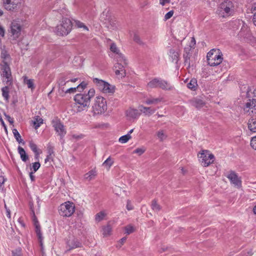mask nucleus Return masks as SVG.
Wrapping results in <instances>:
<instances>
[{"label": "nucleus", "instance_id": "1", "mask_svg": "<svg viewBox=\"0 0 256 256\" xmlns=\"http://www.w3.org/2000/svg\"><path fill=\"white\" fill-rule=\"evenodd\" d=\"M95 92V90L92 88L87 94H78L74 96V100L78 112L84 110L89 106L90 100L94 96Z\"/></svg>", "mask_w": 256, "mask_h": 256}, {"label": "nucleus", "instance_id": "2", "mask_svg": "<svg viewBox=\"0 0 256 256\" xmlns=\"http://www.w3.org/2000/svg\"><path fill=\"white\" fill-rule=\"evenodd\" d=\"M217 14L220 17L226 18L232 15L234 12V6L231 1L225 0L222 2L217 10Z\"/></svg>", "mask_w": 256, "mask_h": 256}, {"label": "nucleus", "instance_id": "3", "mask_svg": "<svg viewBox=\"0 0 256 256\" xmlns=\"http://www.w3.org/2000/svg\"><path fill=\"white\" fill-rule=\"evenodd\" d=\"M92 112L94 115L104 114L107 110V103L106 98L101 96H96L92 106Z\"/></svg>", "mask_w": 256, "mask_h": 256}, {"label": "nucleus", "instance_id": "4", "mask_svg": "<svg viewBox=\"0 0 256 256\" xmlns=\"http://www.w3.org/2000/svg\"><path fill=\"white\" fill-rule=\"evenodd\" d=\"M207 62L211 66L220 64L223 60L222 54L219 50H212L207 54Z\"/></svg>", "mask_w": 256, "mask_h": 256}, {"label": "nucleus", "instance_id": "5", "mask_svg": "<svg viewBox=\"0 0 256 256\" xmlns=\"http://www.w3.org/2000/svg\"><path fill=\"white\" fill-rule=\"evenodd\" d=\"M198 160L202 166L204 167L209 166L212 164L215 160L214 155L208 150H201L198 154Z\"/></svg>", "mask_w": 256, "mask_h": 256}, {"label": "nucleus", "instance_id": "6", "mask_svg": "<svg viewBox=\"0 0 256 256\" xmlns=\"http://www.w3.org/2000/svg\"><path fill=\"white\" fill-rule=\"evenodd\" d=\"M0 76L3 82L7 85L12 84L11 70L8 63H0Z\"/></svg>", "mask_w": 256, "mask_h": 256}, {"label": "nucleus", "instance_id": "7", "mask_svg": "<svg viewBox=\"0 0 256 256\" xmlns=\"http://www.w3.org/2000/svg\"><path fill=\"white\" fill-rule=\"evenodd\" d=\"M72 23L71 20L67 18H64L60 24L56 28V32L59 36H66L71 31Z\"/></svg>", "mask_w": 256, "mask_h": 256}, {"label": "nucleus", "instance_id": "8", "mask_svg": "<svg viewBox=\"0 0 256 256\" xmlns=\"http://www.w3.org/2000/svg\"><path fill=\"white\" fill-rule=\"evenodd\" d=\"M92 81L102 92L106 94H112L114 92V86L110 85L108 82L98 78H94Z\"/></svg>", "mask_w": 256, "mask_h": 256}, {"label": "nucleus", "instance_id": "9", "mask_svg": "<svg viewBox=\"0 0 256 256\" xmlns=\"http://www.w3.org/2000/svg\"><path fill=\"white\" fill-rule=\"evenodd\" d=\"M75 206L74 204L70 202H65L58 207L59 214L66 217L71 216L74 212Z\"/></svg>", "mask_w": 256, "mask_h": 256}, {"label": "nucleus", "instance_id": "10", "mask_svg": "<svg viewBox=\"0 0 256 256\" xmlns=\"http://www.w3.org/2000/svg\"><path fill=\"white\" fill-rule=\"evenodd\" d=\"M22 28V25L19 21L14 20L12 22L9 32L14 40H16L19 38L21 34Z\"/></svg>", "mask_w": 256, "mask_h": 256}, {"label": "nucleus", "instance_id": "11", "mask_svg": "<svg viewBox=\"0 0 256 256\" xmlns=\"http://www.w3.org/2000/svg\"><path fill=\"white\" fill-rule=\"evenodd\" d=\"M244 111L248 114L256 113V99H248L246 102L244 107Z\"/></svg>", "mask_w": 256, "mask_h": 256}, {"label": "nucleus", "instance_id": "12", "mask_svg": "<svg viewBox=\"0 0 256 256\" xmlns=\"http://www.w3.org/2000/svg\"><path fill=\"white\" fill-rule=\"evenodd\" d=\"M4 8L8 11H14L18 8L19 0H2Z\"/></svg>", "mask_w": 256, "mask_h": 256}, {"label": "nucleus", "instance_id": "13", "mask_svg": "<svg viewBox=\"0 0 256 256\" xmlns=\"http://www.w3.org/2000/svg\"><path fill=\"white\" fill-rule=\"evenodd\" d=\"M110 50L116 54V58L118 62H124V64H126V60L124 56L120 52V50L117 48L114 43H112L110 46Z\"/></svg>", "mask_w": 256, "mask_h": 256}, {"label": "nucleus", "instance_id": "14", "mask_svg": "<svg viewBox=\"0 0 256 256\" xmlns=\"http://www.w3.org/2000/svg\"><path fill=\"white\" fill-rule=\"evenodd\" d=\"M227 177L231 183L234 184L235 186L238 188L242 186V180L234 172H230Z\"/></svg>", "mask_w": 256, "mask_h": 256}, {"label": "nucleus", "instance_id": "15", "mask_svg": "<svg viewBox=\"0 0 256 256\" xmlns=\"http://www.w3.org/2000/svg\"><path fill=\"white\" fill-rule=\"evenodd\" d=\"M120 62H118L114 65V72L118 78H124L126 75V70L123 65L120 63Z\"/></svg>", "mask_w": 256, "mask_h": 256}, {"label": "nucleus", "instance_id": "16", "mask_svg": "<svg viewBox=\"0 0 256 256\" xmlns=\"http://www.w3.org/2000/svg\"><path fill=\"white\" fill-rule=\"evenodd\" d=\"M70 82L69 80H66L65 77H61L58 80V92L61 96H64V91L66 90L64 86Z\"/></svg>", "mask_w": 256, "mask_h": 256}, {"label": "nucleus", "instance_id": "17", "mask_svg": "<svg viewBox=\"0 0 256 256\" xmlns=\"http://www.w3.org/2000/svg\"><path fill=\"white\" fill-rule=\"evenodd\" d=\"M140 114V112L136 109L130 108L126 111V116L127 118L130 120L137 118Z\"/></svg>", "mask_w": 256, "mask_h": 256}, {"label": "nucleus", "instance_id": "18", "mask_svg": "<svg viewBox=\"0 0 256 256\" xmlns=\"http://www.w3.org/2000/svg\"><path fill=\"white\" fill-rule=\"evenodd\" d=\"M34 225L35 228H36V232L38 237V239L39 242L40 243V245L41 247L42 248L43 237H42V233L40 230V225L38 220L36 218H34Z\"/></svg>", "mask_w": 256, "mask_h": 256}, {"label": "nucleus", "instance_id": "19", "mask_svg": "<svg viewBox=\"0 0 256 256\" xmlns=\"http://www.w3.org/2000/svg\"><path fill=\"white\" fill-rule=\"evenodd\" d=\"M140 112L143 113L144 115L150 116L155 112L156 109L152 107H146L142 106H139Z\"/></svg>", "mask_w": 256, "mask_h": 256}, {"label": "nucleus", "instance_id": "20", "mask_svg": "<svg viewBox=\"0 0 256 256\" xmlns=\"http://www.w3.org/2000/svg\"><path fill=\"white\" fill-rule=\"evenodd\" d=\"M188 102L192 106L195 107L197 109L201 108L204 105V103L202 100L196 98L189 100Z\"/></svg>", "mask_w": 256, "mask_h": 256}, {"label": "nucleus", "instance_id": "21", "mask_svg": "<svg viewBox=\"0 0 256 256\" xmlns=\"http://www.w3.org/2000/svg\"><path fill=\"white\" fill-rule=\"evenodd\" d=\"M158 88H160L164 90H170L173 88L168 82L160 78H158Z\"/></svg>", "mask_w": 256, "mask_h": 256}, {"label": "nucleus", "instance_id": "22", "mask_svg": "<svg viewBox=\"0 0 256 256\" xmlns=\"http://www.w3.org/2000/svg\"><path fill=\"white\" fill-rule=\"evenodd\" d=\"M163 100V98L162 97L158 98H154L152 96H150L148 98L144 101V103L148 105L154 104L156 105L158 104L159 102H162Z\"/></svg>", "mask_w": 256, "mask_h": 256}, {"label": "nucleus", "instance_id": "23", "mask_svg": "<svg viewBox=\"0 0 256 256\" xmlns=\"http://www.w3.org/2000/svg\"><path fill=\"white\" fill-rule=\"evenodd\" d=\"M97 175V172L95 168L90 170L84 176V179L90 182L95 178Z\"/></svg>", "mask_w": 256, "mask_h": 256}, {"label": "nucleus", "instance_id": "24", "mask_svg": "<svg viewBox=\"0 0 256 256\" xmlns=\"http://www.w3.org/2000/svg\"><path fill=\"white\" fill-rule=\"evenodd\" d=\"M80 242L76 239H73L72 240H69L67 242V246L68 247L69 250L76 248L80 246Z\"/></svg>", "mask_w": 256, "mask_h": 256}, {"label": "nucleus", "instance_id": "25", "mask_svg": "<svg viewBox=\"0 0 256 256\" xmlns=\"http://www.w3.org/2000/svg\"><path fill=\"white\" fill-rule=\"evenodd\" d=\"M168 54L173 62L176 64L178 62L179 54L178 52L175 51L174 49H171L169 52Z\"/></svg>", "mask_w": 256, "mask_h": 256}, {"label": "nucleus", "instance_id": "26", "mask_svg": "<svg viewBox=\"0 0 256 256\" xmlns=\"http://www.w3.org/2000/svg\"><path fill=\"white\" fill-rule=\"evenodd\" d=\"M112 228L111 226L108 224L106 226L102 227V232L104 236L106 237L112 234Z\"/></svg>", "mask_w": 256, "mask_h": 256}, {"label": "nucleus", "instance_id": "27", "mask_svg": "<svg viewBox=\"0 0 256 256\" xmlns=\"http://www.w3.org/2000/svg\"><path fill=\"white\" fill-rule=\"evenodd\" d=\"M134 129H131L124 136H120L118 139V142L122 144L126 143L132 138L130 134L133 132Z\"/></svg>", "mask_w": 256, "mask_h": 256}, {"label": "nucleus", "instance_id": "28", "mask_svg": "<svg viewBox=\"0 0 256 256\" xmlns=\"http://www.w3.org/2000/svg\"><path fill=\"white\" fill-rule=\"evenodd\" d=\"M52 125L54 128H64V124L58 118L54 117L52 120Z\"/></svg>", "mask_w": 256, "mask_h": 256}, {"label": "nucleus", "instance_id": "29", "mask_svg": "<svg viewBox=\"0 0 256 256\" xmlns=\"http://www.w3.org/2000/svg\"><path fill=\"white\" fill-rule=\"evenodd\" d=\"M18 152L20 155L21 160L23 162H26L28 159V154H26L24 150L20 146H18Z\"/></svg>", "mask_w": 256, "mask_h": 256}, {"label": "nucleus", "instance_id": "30", "mask_svg": "<svg viewBox=\"0 0 256 256\" xmlns=\"http://www.w3.org/2000/svg\"><path fill=\"white\" fill-rule=\"evenodd\" d=\"M22 78L24 80V83L27 85L28 88L32 90H34V88L33 79H28L26 76H23Z\"/></svg>", "mask_w": 256, "mask_h": 256}, {"label": "nucleus", "instance_id": "31", "mask_svg": "<svg viewBox=\"0 0 256 256\" xmlns=\"http://www.w3.org/2000/svg\"><path fill=\"white\" fill-rule=\"evenodd\" d=\"M156 136L160 141H163L166 140L168 136L166 132L164 130H160L156 132Z\"/></svg>", "mask_w": 256, "mask_h": 256}, {"label": "nucleus", "instance_id": "32", "mask_svg": "<svg viewBox=\"0 0 256 256\" xmlns=\"http://www.w3.org/2000/svg\"><path fill=\"white\" fill-rule=\"evenodd\" d=\"M31 123L33 124L35 128H38L40 126L43 122V120L40 116H36L34 120H31Z\"/></svg>", "mask_w": 256, "mask_h": 256}, {"label": "nucleus", "instance_id": "33", "mask_svg": "<svg viewBox=\"0 0 256 256\" xmlns=\"http://www.w3.org/2000/svg\"><path fill=\"white\" fill-rule=\"evenodd\" d=\"M158 78H154L150 80L147 84V87L150 88H158Z\"/></svg>", "mask_w": 256, "mask_h": 256}, {"label": "nucleus", "instance_id": "34", "mask_svg": "<svg viewBox=\"0 0 256 256\" xmlns=\"http://www.w3.org/2000/svg\"><path fill=\"white\" fill-rule=\"evenodd\" d=\"M0 57L2 59V61L1 63H8L7 60L10 58L9 54H8V52L4 49L2 50Z\"/></svg>", "mask_w": 256, "mask_h": 256}, {"label": "nucleus", "instance_id": "35", "mask_svg": "<svg viewBox=\"0 0 256 256\" xmlns=\"http://www.w3.org/2000/svg\"><path fill=\"white\" fill-rule=\"evenodd\" d=\"M2 96L6 100H8L10 98L9 88L8 86H5L2 88Z\"/></svg>", "mask_w": 256, "mask_h": 256}, {"label": "nucleus", "instance_id": "36", "mask_svg": "<svg viewBox=\"0 0 256 256\" xmlns=\"http://www.w3.org/2000/svg\"><path fill=\"white\" fill-rule=\"evenodd\" d=\"M106 214L104 211H101L96 214L95 216V220L97 222H100L103 220Z\"/></svg>", "mask_w": 256, "mask_h": 256}, {"label": "nucleus", "instance_id": "37", "mask_svg": "<svg viewBox=\"0 0 256 256\" xmlns=\"http://www.w3.org/2000/svg\"><path fill=\"white\" fill-rule=\"evenodd\" d=\"M197 86V80L195 78H192L190 80V82L187 84L188 88L192 90H195Z\"/></svg>", "mask_w": 256, "mask_h": 256}, {"label": "nucleus", "instance_id": "38", "mask_svg": "<svg viewBox=\"0 0 256 256\" xmlns=\"http://www.w3.org/2000/svg\"><path fill=\"white\" fill-rule=\"evenodd\" d=\"M114 164V160L109 156L103 163L102 166L109 169Z\"/></svg>", "mask_w": 256, "mask_h": 256}, {"label": "nucleus", "instance_id": "39", "mask_svg": "<svg viewBox=\"0 0 256 256\" xmlns=\"http://www.w3.org/2000/svg\"><path fill=\"white\" fill-rule=\"evenodd\" d=\"M187 50H189L188 48H184V60L185 64H188V66H190V56L187 52Z\"/></svg>", "mask_w": 256, "mask_h": 256}, {"label": "nucleus", "instance_id": "40", "mask_svg": "<svg viewBox=\"0 0 256 256\" xmlns=\"http://www.w3.org/2000/svg\"><path fill=\"white\" fill-rule=\"evenodd\" d=\"M12 132L16 141L18 143L22 142V139L20 133L18 132L17 129H12Z\"/></svg>", "mask_w": 256, "mask_h": 256}, {"label": "nucleus", "instance_id": "41", "mask_svg": "<svg viewBox=\"0 0 256 256\" xmlns=\"http://www.w3.org/2000/svg\"><path fill=\"white\" fill-rule=\"evenodd\" d=\"M146 150V148L144 146H142L140 148H138L134 150L132 152V154H138V156L142 155Z\"/></svg>", "mask_w": 256, "mask_h": 256}, {"label": "nucleus", "instance_id": "42", "mask_svg": "<svg viewBox=\"0 0 256 256\" xmlns=\"http://www.w3.org/2000/svg\"><path fill=\"white\" fill-rule=\"evenodd\" d=\"M76 25L78 28H82L84 30L88 31V28L82 22L79 20L76 21Z\"/></svg>", "mask_w": 256, "mask_h": 256}, {"label": "nucleus", "instance_id": "43", "mask_svg": "<svg viewBox=\"0 0 256 256\" xmlns=\"http://www.w3.org/2000/svg\"><path fill=\"white\" fill-rule=\"evenodd\" d=\"M151 206L152 209L156 212H158L160 210V206L155 200L152 201Z\"/></svg>", "mask_w": 256, "mask_h": 256}, {"label": "nucleus", "instance_id": "44", "mask_svg": "<svg viewBox=\"0 0 256 256\" xmlns=\"http://www.w3.org/2000/svg\"><path fill=\"white\" fill-rule=\"evenodd\" d=\"M248 128H256V119L252 118L248 120Z\"/></svg>", "mask_w": 256, "mask_h": 256}, {"label": "nucleus", "instance_id": "45", "mask_svg": "<svg viewBox=\"0 0 256 256\" xmlns=\"http://www.w3.org/2000/svg\"><path fill=\"white\" fill-rule=\"evenodd\" d=\"M56 133L58 136H60V138H62L66 134L65 129H55Z\"/></svg>", "mask_w": 256, "mask_h": 256}, {"label": "nucleus", "instance_id": "46", "mask_svg": "<svg viewBox=\"0 0 256 256\" xmlns=\"http://www.w3.org/2000/svg\"><path fill=\"white\" fill-rule=\"evenodd\" d=\"M78 88L76 87L70 88L66 90H65L64 92V96L66 94H74L76 92Z\"/></svg>", "mask_w": 256, "mask_h": 256}, {"label": "nucleus", "instance_id": "47", "mask_svg": "<svg viewBox=\"0 0 256 256\" xmlns=\"http://www.w3.org/2000/svg\"><path fill=\"white\" fill-rule=\"evenodd\" d=\"M29 146H30V148L31 149V150L34 153L38 152L37 146L32 142L31 141L29 142Z\"/></svg>", "mask_w": 256, "mask_h": 256}, {"label": "nucleus", "instance_id": "48", "mask_svg": "<svg viewBox=\"0 0 256 256\" xmlns=\"http://www.w3.org/2000/svg\"><path fill=\"white\" fill-rule=\"evenodd\" d=\"M133 40L139 44H143L141 40L140 36L136 34H134L133 36Z\"/></svg>", "mask_w": 256, "mask_h": 256}, {"label": "nucleus", "instance_id": "49", "mask_svg": "<svg viewBox=\"0 0 256 256\" xmlns=\"http://www.w3.org/2000/svg\"><path fill=\"white\" fill-rule=\"evenodd\" d=\"M86 85L87 84L86 82H82L76 86L79 92L83 90L86 88Z\"/></svg>", "mask_w": 256, "mask_h": 256}, {"label": "nucleus", "instance_id": "50", "mask_svg": "<svg viewBox=\"0 0 256 256\" xmlns=\"http://www.w3.org/2000/svg\"><path fill=\"white\" fill-rule=\"evenodd\" d=\"M134 232V228L131 225H128L125 227V232L129 234Z\"/></svg>", "mask_w": 256, "mask_h": 256}, {"label": "nucleus", "instance_id": "51", "mask_svg": "<svg viewBox=\"0 0 256 256\" xmlns=\"http://www.w3.org/2000/svg\"><path fill=\"white\" fill-rule=\"evenodd\" d=\"M40 166V163L38 162L33 163L32 168L33 169L34 172H36L39 169Z\"/></svg>", "mask_w": 256, "mask_h": 256}, {"label": "nucleus", "instance_id": "52", "mask_svg": "<svg viewBox=\"0 0 256 256\" xmlns=\"http://www.w3.org/2000/svg\"><path fill=\"white\" fill-rule=\"evenodd\" d=\"M250 146L253 149L256 150V136L252 138L250 140Z\"/></svg>", "mask_w": 256, "mask_h": 256}, {"label": "nucleus", "instance_id": "53", "mask_svg": "<svg viewBox=\"0 0 256 256\" xmlns=\"http://www.w3.org/2000/svg\"><path fill=\"white\" fill-rule=\"evenodd\" d=\"M173 14H174L173 10H170V11L168 12L164 16V20H166L170 19V18L172 17Z\"/></svg>", "mask_w": 256, "mask_h": 256}, {"label": "nucleus", "instance_id": "54", "mask_svg": "<svg viewBox=\"0 0 256 256\" xmlns=\"http://www.w3.org/2000/svg\"><path fill=\"white\" fill-rule=\"evenodd\" d=\"M126 208L128 210H132L134 208L133 206H132L130 201L129 200H128L127 201Z\"/></svg>", "mask_w": 256, "mask_h": 256}, {"label": "nucleus", "instance_id": "55", "mask_svg": "<svg viewBox=\"0 0 256 256\" xmlns=\"http://www.w3.org/2000/svg\"><path fill=\"white\" fill-rule=\"evenodd\" d=\"M13 256H21L20 250H16L15 252H12Z\"/></svg>", "mask_w": 256, "mask_h": 256}, {"label": "nucleus", "instance_id": "56", "mask_svg": "<svg viewBox=\"0 0 256 256\" xmlns=\"http://www.w3.org/2000/svg\"><path fill=\"white\" fill-rule=\"evenodd\" d=\"M4 207L6 210V216L8 218H10V210L7 208L6 204H4Z\"/></svg>", "mask_w": 256, "mask_h": 256}, {"label": "nucleus", "instance_id": "57", "mask_svg": "<svg viewBox=\"0 0 256 256\" xmlns=\"http://www.w3.org/2000/svg\"><path fill=\"white\" fill-rule=\"evenodd\" d=\"M72 137L76 139L79 140V139L82 138L84 137V135L82 134H78V135L74 134L72 136Z\"/></svg>", "mask_w": 256, "mask_h": 256}, {"label": "nucleus", "instance_id": "58", "mask_svg": "<svg viewBox=\"0 0 256 256\" xmlns=\"http://www.w3.org/2000/svg\"><path fill=\"white\" fill-rule=\"evenodd\" d=\"M4 34L5 30L1 26H0V36L2 37H4Z\"/></svg>", "mask_w": 256, "mask_h": 256}, {"label": "nucleus", "instance_id": "59", "mask_svg": "<svg viewBox=\"0 0 256 256\" xmlns=\"http://www.w3.org/2000/svg\"><path fill=\"white\" fill-rule=\"evenodd\" d=\"M170 0H160V4L164 6L166 3H169Z\"/></svg>", "mask_w": 256, "mask_h": 256}, {"label": "nucleus", "instance_id": "60", "mask_svg": "<svg viewBox=\"0 0 256 256\" xmlns=\"http://www.w3.org/2000/svg\"><path fill=\"white\" fill-rule=\"evenodd\" d=\"M18 222L20 224L23 228H24L25 227V224L24 222V221L22 220L21 218H19L18 219Z\"/></svg>", "mask_w": 256, "mask_h": 256}, {"label": "nucleus", "instance_id": "61", "mask_svg": "<svg viewBox=\"0 0 256 256\" xmlns=\"http://www.w3.org/2000/svg\"><path fill=\"white\" fill-rule=\"evenodd\" d=\"M34 172H31L30 173V177L32 181H34L35 180V176L34 174Z\"/></svg>", "mask_w": 256, "mask_h": 256}, {"label": "nucleus", "instance_id": "62", "mask_svg": "<svg viewBox=\"0 0 256 256\" xmlns=\"http://www.w3.org/2000/svg\"><path fill=\"white\" fill-rule=\"evenodd\" d=\"M4 178L3 176H0V186H1L4 182Z\"/></svg>", "mask_w": 256, "mask_h": 256}, {"label": "nucleus", "instance_id": "63", "mask_svg": "<svg viewBox=\"0 0 256 256\" xmlns=\"http://www.w3.org/2000/svg\"><path fill=\"white\" fill-rule=\"evenodd\" d=\"M51 160H52V156L48 155L46 158L44 160V162L45 163H46L50 161Z\"/></svg>", "mask_w": 256, "mask_h": 256}, {"label": "nucleus", "instance_id": "64", "mask_svg": "<svg viewBox=\"0 0 256 256\" xmlns=\"http://www.w3.org/2000/svg\"><path fill=\"white\" fill-rule=\"evenodd\" d=\"M252 21L254 25L256 26V12L254 14Z\"/></svg>", "mask_w": 256, "mask_h": 256}]
</instances>
